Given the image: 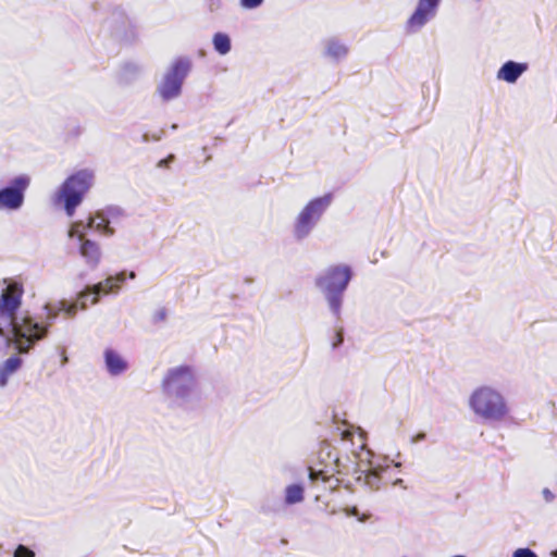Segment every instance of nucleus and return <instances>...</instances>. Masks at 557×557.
I'll list each match as a JSON object with an SVG mask.
<instances>
[{"label":"nucleus","instance_id":"31","mask_svg":"<svg viewBox=\"0 0 557 557\" xmlns=\"http://www.w3.org/2000/svg\"><path fill=\"white\" fill-rule=\"evenodd\" d=\"M166 310L164 308H160L157 311H154L152 320L154 323L163 322L166 319Z\"/></svg>","mask_w":557,"mask_h":557},{"label":"nucleus","instance_id":"27","mask_svg":"<svg viewBox=\"0 0 557 557\" xmlns=\"http://www.w3.org/2000/svg\"><path fill=\"white\" fill-rule=\"evenodd\" d=\"M541 497L545 504H552L556 499V494L548 487L541 491Z\"/></svg>","mask_w":557,"mask_h":557},{"label":"nucleus","instance_id":"4","mask_svg":"<svg viewBox=\"0 0 557 557\" xmlns=\"http://www.w3.org/2000/svg\"><path fill=\"white\" fill-rule=\"evenodd\" d=\"M352 278L348 264L339 263L327 267L315 277V285L322 292L331 312L339 319L343 295Z\"/></svg>","mask_w":557,"mask_h":557},{"label":"nucleus","instance_id":"25","mask_svg":"<svg viewBox=\"0 0 557 557\" xmlns=\"http://www.w3.org/2000/svg\"><path fill=\"white\" fill-rule=\"evenodd\" d=\"M140 73V67L136 64H125L120 73V81L128 84L134 81Z\"/></svg>","mask_w":557,"mask_h":557},{"label":"nucleus","instance_id":"32","mask_svg":"<svg viewBox=\"0 0 557 557\" xmlns=\"http://www.w3.org/2000/svg\"><path fill=\"white\" fill-rule=\"evenodd\" d=\"M222 7L221 0H208V8L211 12L220 10Z\"/></svg>","mask_w":557,"mask_h":557},{"label":"nucleus","instance_id":"2","mask_svg":"<svg viewBox=\"0 0 557 557\" xmlns=\"http://www.w3.org/2000/svg\"><path fill=\"white\" fill-rule=\"evenodd\" d=\"M161 391L169 406L189 410L200 400L195 370L186 364L169 368L161 380Z\"/></svg>","mask_w":557,"mask_h":557},{"label":"nucleus","instance_id":"12","mask_svg":"<svg viewBox=\"0 0 557 557\" xmlns=\"http://www.w3.org/2000/svg\"><path fill=\"white\" fill-rule=\"evenodd\" d=\"M320 53L326 61L338 64L347 59L349 46L337 36H329L321 40Z\"/></svg>","mask_w":557,"mask_h":557},{"label":"nucleus","instance_id":"5","mask_svg":"<svg viewBox=\"0 0 557 557\" xmlns=\"http://www.w3.org/2000/svg\"><path fill=\"white\" fill-rule=\"evenodd\" d=\"M95 182L92 170H79L69 176L54 195L55 202L62 203L67 216H73L76 208L83 202L85 195Z\"/></svg>","mask_w":557,"mask_h":557},{"label":"nucleus","instance_id":"34","mask_svg":"<svg viewBox=\"0 0 557 557\" xmlns=\"http://www.w3.org/2000/svg\"><path fill=\"white\" fill-rule=\"evenodd\" d=\"M345 512H346L347 516H354V517H358V515H359V511H358L357 507L346 508Z\"/></svg>","mask_w":557,"mask_h":557},{"label":"nucleus","instance_id":"26","mask_svg":"<svg viewBox=\"0 0 557 557\" xmlns=\"http://www.w3.org/2000/svg\"><path fill=\"white\" fill-rule=\"evenodd\" d=\"M14 557H35V553L24 545H18L14 552Z\"/></svg>","mask_w":557,"mask_h":557},{"label":"nucleus","instance_id":"35","mask_svg":"<svg viewBox=\"0 0 557 557\" xmlns=\"http://www.w3.org/2000/svg\"><path fill=\"white\" fill-rule=\"evenodd\" d=\"M87 299H88V298L79 299V298L77 297V301H76V304H78V307H79V309H81V310H86V309H87V307H88V306H87Z\"/></svg>","mask_w":557,"mask_h":557},{"label":"nucleus","instance_id":"23","mask_svg":"<svg viewBox=\"0 0 557 557\" xmlns=\"http://www.w3.org/2000/svg\"><path fill=\"white\" fill-rule=\"evenodd\" d=\"M101 211L102 216L107 219V223H110L111 225L120 223L125 216L124 210L117 206H108L101 209Z\"/></svg>","mask_w":557,"mask_h":557},{"label":"nucleus","instance_id":"20","mask_svg":"<svg viewBox=\"0 0 557 557\" xmlns=\"http://www.w3.org/2000/svg\"><path fill=\"white\" fill-rule=\"evenodd\" d=\"M91 228L92 227H87V222L85 223L83 221H74L71 223L67 230V237L75 244L81 243V238H87V231Z\"/></svg>","mask_w":557,"mask_h":557},{"label":"nucleus","instance_id":"22","mask_svg":"<svg viewBox=\"0 0 557 557\" xmlns=\"http://www.w3.org/2000/svg\"><path fill=\"white\" fill-rule=\"evenodd\" d=\"M125 281V273L121 272L114 276H109L102 281L104 295L116 294L121 284Z\"/></svg>","mask_w":557,"mask_h":557},{"label":"nucleus","instance_id":"10","mask_svg":"<svg viewBox=\"0 0 557 557\" xmlns=\"http://www.w3.org/2000/svg\"><path fill=\"white\" fill-rule=\"evenodd\" d=\"M320 459L324 463L323 469L314 470L311 467L309 468V479L312 482L318 480L326 481L334 473H346L349 471V466L337 456L336 450L330 445H324L321 448Z\"/></svg>","mask_w":557,"mask_h":557},{"label":"nucleus","instance_id":"28","mask_svg":"<svg viewBox=\"0 0 557 557\" xmlns=\"http://www.w3.org/2000/svg\"><path fill=\"white\" fill-rule=\"evenodd\" d=\"M343 342H344L343 330L337 329L332 338L331 346L333 349H336L343 344Z\"/></svg>","mask_w":557,"mask_h":557},{"label":"nucleus","instance_id":"29","mask_svg":"<svg viewBox=\"0 0 557 557\" xmlns=\"http://www.w3.org/2000/svg\"><path fill=\"white\" fill-rule=\"evenodd\" d=\"M264 0H240L239 3L242 8L247 10H252L259 8Z\"/></svg>","mask_w":557,"mask_h":557},{"label":"nucleus","instance_id":"13","mask_svg":"<svg viewBox=\"0 0 557 557\" xmlns=\"http://www.w3.org/2000/svg\"><path fill=\"white\" fill-rule=\"evenodd\" d=\"M0 336H2V333L0 332ZM7 347L11 350H13L15 354L10 356L8 359H5L3 362L0 363V387L3 388L8 385L9 380L21 370L23 367V359L20 352L13 345H10L9 343H3L0 339V348Z\"/></svg>","mask_w":557,"mask_h":557},{"label":"nucleus","instance_id":"21","mask_svg":"<svg viewBox=\"0 0 557 557\" xmlns=\"http://www.w3.org/2000/svg\"><path fill=\"white\" fill-rule=\"evenodd\" d=\"M212 45L214 50L221 54H227L232 49L231 38L225 33H215L212 38Z\"/></svg>","mask_w":557,"mask_h":557},{"label":"nucleus","instance_id":"16","mask_svg":"<svg viewBox=\"0 0 557 557\" xmlns=\"http://www.w3.org/2000/svg\"><path fill=\"white\" fill-rule=\"evenodd\" d=\"M103 359L106 369L111 376H119L128 369L126 359L112 348H107L103 351Z\"/></svg>","mask_w":557,"mask_h":557},{"label":"nucleus","instance_id":"38","mask_svg":"<svg viewBox=\"0 0 557 557\" xmlns=\"http://www.w3.org/2000/svg\"><path fill=\"white\" fill-rule=\"evenodd\" d=\"M67 362V357L65 355H63L62 357V363L65 364Z\"/></svg>","mask_w":557,"mask_h":557},{"label":"nucleus","instance_id":"36","mask_svg":"<svg viewBox=\"0 0 557 557\" xmlns=\"http://www.w3.org/2000/svg\"><path fill=\"white\" fill-rule=\"evenodd\" d=\"M425 438V433L423 432H420L418 433L413 438H412V443H418V442H421Z\"/></svg>","mask_w":557,"mask_h":557},{"label":"nucleus","instance_id":"37","mask_svg":"<svg viewBox=\"0 0 557 557\" xmlns=\"http://www.w3.org/2000/svg\"><path fill=\"white\" fill-rule=\"evenodd\" d=\"M403 480L401 479H397L393 482L394 485H401L403 484Z\"/></svg>","mask_w":557,"mask_h":557},{"label":"nucleus","instance_id":"44","mask_svg":"<svg viewBox=\"0 0 557 557\" xmlns=\"http://www.w3.org/2000/svg\"><path fill=\"white\" fill-rule=\"evenodd\" d=\"M366 519V517L359 518L360 521H364Z\"/></svg>","mask_w":557,"mask_h":557},{"label":"nucleus","instance_id":"42","mask_svg":"<svg viewBox=\"0 0 557 557\" xmlns=\"http://www.w3.org/2000/svg\"><path fill=\"white\" fill-rule=\"evenodd\" d=\"M395 467L399 468L400 467V462H395Z\"/></svg>","mask_w":557,"mask_h":557},{"label":"nucleus","instance_id":"24","mask_svg":"<svg viewBox=\"0 0 557 557\" xmlns=\"http://www.w3.org/2000/svg\"><path fill=\"white\" fill-rule=\"evenodd\" d=\"M101 295H104L102 282H99L92 286H87L85 289L78 293V298H89L91 296V304L96 305L99 301Z\"/></svg>","mask_w":557,"mask_h":557},{"label":"nucleus","instance_id":"17","mask_svg":"<svg viewBox=\"0 0 557 557\" xmlns=\"http://www.w3.org/2000/svg\"><path fill=\"white\" fill-rule=\"evenodd\" d=\"M106 26L112 30L119 39L128 40L134 37V29L129 21L123 14H114L106 22Z\"/></svg>","mask_w":557,"mask_h":557},{"label":"nucleus","instance_id":"6","mask_svg":"<svg viewBox=\"0 0 557 557\" xmlns=\"http://www.w3.org/2000/svg\"><path fill=\"white\" fill-rule=\"evenodd\" d=\"M333 202V195L325 194L309 200L293 221L292 235L296 242L307 239Z\"/></svg>","mask_w":557,"mask_h":557},{"label":"nucleus","instance_id":"19","mask_svg":"<svg viewBox=\"0 0 557 557\" xmlns=\"http://www.w3.org/2000/svg\"><path fill=\"white\" fill-rule=\"evenodd\" d=\"M305 499V490L300 484H289L284 490V503L293 506L302 503Z\"/></svg>","mask_w":557,"mask_h":557},{"label":"nucleus","instance_id":"14","mask_svg":"<svg viewBox=\"0 0 557 557\" xmlns=\"http://www.w3.org/2000/svg\"><path fill=\"white\" fill-rule=\"evenodd\" d=\"M79 256L90 270H96L102 259V250L99 243L89 238H81V243L76 244Z\"/></svg>","mask_w":557,"mask_h":557},{"label":"nucleus","instance_id":"43","mask_svg":"<svg viewBox=\"0 0 557 557\" xmlns=\"http://www.w3.org/2000/svg\"><path fill=\"white\" fill-rule=\"evenodd\" d=\"M172 128H173V129H176V128H177V125H176V124H173V125H172Z\"/></svg>","mask_w":557,"mask_h":557},{"label":"nucleus","instance_id":"39","mask_svg":"<svg viewBox=\"0 0 557 557\" xmlns=\"http://www.w3.org/2000/svg\"><path fill=\"white\" fill-rule=\"evenodd\" d=\"M129 277H131V278H135V272H131V273H129Z\"/></svg>","mask_w":557,"mask_h":557},{"label":"nucleus","instance_id":"30","mask_svg":"<svg viewBox=\"0 0 557 557\" xmlns=\"http://www.w3.org/2000/svg\"><path fill=\"white\" fill-rule=\"evenodd\" d=\"M512 557H537L530 548H518L512 553Z\"/></svg>","mask_w":557,"mask_h":557},{"label":"nucleus","instance_id":"15","mask_svg":"<svg viewBox=\"0 0 557 557\" xmlns=\"http://www.w3.org/2000/svg\"><path fill=\"white\" fill-rule=\"evenodd\" d=\"M527 63L507 61L497 71L496 78L508 84H516L518 79L528 71Z\"/></svg>","mask_w":557,"mask_h":557},{"label":"nucleus","instance_id":"11","mask_svg":"<svg viewBox=\"0 0 557 557\" xmlns=\"http://www.w3.org/2000/svg\"><path fill=\"white\" fill-rule=\"evenodd\" d=\"M29 185V177L21 175L15 177L9 186L0 189V211H17L25 199V190Z\"/></svg>","mask_w":557,"mask_h":557},{"label":"nucleus","instance_id":"41","mask_svg":"<svg viewBox=\"0 0 557 557\" xmlns=\"http://www.w3.org/2000/svg\"><path fill=\"white\" fill-rule=\"evenodd\" d=\"M552 556H553V557H557V552H553V553H552Z\"/></svg>","mask_w":557,"mask_h":557},{"label":"nucleus","instance_id":"18","mask_svg":"<svg viewBox=\"0 0 557 557\" xmlns=\"http://www.w3.org/2000/svg\"><path fill=\"white\" fill-rule=\"evenodd\" d=\"M87 227H92L96 232L107 237H111L115 234L114 227L111 226L110 223H107V219L102 216L101 209L89 215Z\"/></svg>","mask_w":557,"mask_h":557},{"label":"nucleus","instance_id":"3","mask_svg":"<svg viewBox=\"0 0 557 557\" xmlns=\"http://www.w3.org/2000/svg\"><path fill=\"white\" fill-rule=\"evenodd\" d=\"M468 407L478 419L488 423L505 421L510 406L503 391L492 384H481L468 397Z\"/></svg>","mask_w":557,"mask_h":557},{"label":"nucleus","instance_id":"40","mask_svg":"<svg viewBox=\"0 0 557 557\" xmlns=\"http://www.w3.org/2000/svg\"><path fill=\"white\" fill-rule=\"evenodd\" d=\"M343 435H344V438H347V437H348V435H349V433H348V432H344V434H343Z\"/></svg>","mask_w":557,"mask_h":557},{"label":"nucleus","instance_id":"1","mask_svg":"<svg viewBox=\"0 0 557 557\" xmlns=\"http://www.w3.org/2000/svg\"><path fill=\"white\" fill-rule=\"evenodd\" d=\"M22 292L9 285L0 295V339L13 345L20 352L28 354L35 344L47 337L49 329L61 311L70 318L76 315L78 304L60 300L47 302L37 319L25 313L17 314L21 307Z\"/></svg>","mask_w":557,"mask_h":557},{"label":"nucleus","instance_id":"33","mask_svg":"<svg viewBox=\"0 0 557 557\" xmlns=\"http://www.w3.org/2000/svg\"><path fill=\"white\" fill-rule=\"evenodd\" d=\"M174 156L170 154L168 158L162 159L158 162V168H168L171 162H173Z\"/></svg>","mask_w":557,"mask_h":557},{"label":"nucleus","instance_id":"8","mask_svg":"<svg viewBox=\"0 0 557 557\" xmlns=\"http://www.w3.org/2000/svg\"><path fill=\"white\" fill-rule=\"evenodd\" d=\"M373 454L362 447V451L356 454L357 461L354 466V472L358 474L357 480L363 478L364 484L371 490H379L381 486V475L389 468L387 459L373 460Z\"/></svg>","mask_w":557,"mask_h":557},{"label":"nucleus","instance_id":"7","mask_svg":"<svg viewBox=\"0 0 557 557\" xmlns=\"http://www.w3.org/2000/svg\"><path fill=\"white\" fill-rule=\"evenodd\" d=\"M191 60L187 57L177 58L168 66L156 88V92L162 101L169 102L182 95L183 84L191 71Z\"/></svg>","mask_w":557,"mask_h":557},{"label":"nucleus","instance_id":"9","mask_svg":"<svg viewBox=\"0 0 557 557\" xmlns=\"http://www.w3.org/2000/svg\"><path fill=\"white\" fill-rule=\"evenodd\" d=\"M442 0H417L412 13L404 24L407 35L420 33L437 15Z\"/></svg>","mask_w":557,"mask_h":557}]
</instances>
